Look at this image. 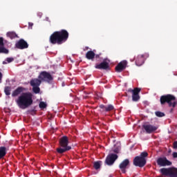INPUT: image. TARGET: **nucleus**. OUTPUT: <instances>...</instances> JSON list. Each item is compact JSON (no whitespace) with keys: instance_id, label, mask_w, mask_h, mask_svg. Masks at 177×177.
Masks as SVG:
<instances>
[{"instance_id":"1","label":"nucleus","mask_w":177,"mask_h":177,"mask_svg":"<svg viewBox=\"0 0 177 177\" xmlns=\"http://www.w3.org/2000/svg\"><path fill=\"white\" fill-rule=\"evenodd\" d=\"M68 39V32L64 29L55 31L50 35L49 42L52 45H62Z\"/></svg>"},{"instance_id":"2","label":"nucleus","mask_w":177,"mask_h":177,"mask_svg":"<svg viewBox=\"0 0 177 177\" xmlns=\"http://www.w3.org/2000/svg\"><path fill=\"white\" fill-rule=\"evenodd\" d=\"M16 103L19 109H22V110L28 109V107H30V106H32V103H34L32 93H24L16 100Z\"/></svg>"},{"instance_id":"3","label":"nucleus","mask_w":177,"mask_h":177,"mask_svg":"<svg viewBox=\"0 0 177 177\" xmlns=\"http://www.w3.org/2000/svg\"><path fill=\"white\" fill-rule=\"evenodd\" d=\"M160 101L161 104H165V103H167L169 107H173V109L176 107V97L174 95L167 94L162 95Z\"/></svg>"},{"instance_id":"4","label":"nucleus","mask_w":177,"mask_h":177,"mask_svg":"<svg viewBox=\"0 0 177 177\" xmlns=\"http://www.w3.org/2000/svg\"><path fill=\"white\" fill-rule=\"evenodd\" d=\"M69 150H71V147L68 146V137L64 136L59 139V147L57 148V151L63 154Z\"/></svg>"},{"instance_id":"5","label":"nucleus","mask_w":177,"mask_h":177,"mask_svg":"<svg viewBox=\"0 0 177 177\" xmlns=\"http://www.w3.org/2000/svg\"><path fill=\"white\" fill-rule=\"evenodd\" d=\"M147 156H149V153H147V151H143L139 156H136L133 161V165L143 168V167L146 165V157H147Z\"/></svg>"},{"instance_id":"6","label":"nucleus","mask_w":177,"mask_h":177,"mask_svg":"<svg viewBox=\"0 0 177 177\" xmlns=\"http://www.w3.org/2000/svg\"><path fill=\"white\" fill-rule=\"evenodd\" d=\"M160 171L163 176L177 177V168L176 167L162 168Z\"/></svg>"},{"instance_id":"7","label":"nucleus","mask_w":177,"mask_h":177,"mask_svg":"<svg viewBox=\"0 0 177 177\" xmlns=\"http://www.w3.org/2000/svg\"><path fill=\"white\" fill-rule=\"evenodd\" d=\"M38 78L44 82H50V81H53V77H52V75L46 71L41 72Z\"/></svg>"},{"instance_id":"8","label":"nucleus","mask_w":177,"mask_h":177,"mask_svg":"<svg viewBox=\"0 0 177 177\" xmlns=\"http://www.w3.org/2000/svg\"><path fill=\"white\" fill-rule=\"evenodd\" d=\"M148 57H149V53H145L142 55H138L136 58V66H142L143 64L145 63V61Z\"/></svg>"},{"instance_id":"9","label":"nucleus","mask_w":177,"mask_h":177,"mask_svg":"<svg viewBox=\"0 0 177 177\" xmlns=\"http://www.w3.org/2000/svg\"><path fill=\"white\" fill-rule=\"evenodd\" d=\"M118 155L116 153H111L106 156L105 164H106V165H113V164L115 162V160H118Z\"/></svg>"},{"instance_id":"10","label":"nucleus","mask_w":177,"mask_h":177,"mask_svg":"<svg viewBox=\"0 0 177 177\" xmlns=\"http://www.w3.org/2000/svg\"><path fill=\"white\" fill-rule=\"evenodd\" d=\"M128 92L132 93V100L133 102H138L140 97L139 96V93H140V88H135L134 89H129Z\"/></svg>"},{"instance_id":"11","label":"nucleus","mask_w":177,"mask_h":177,"mask_svg":"<svg viewBox=\"0 0 177 177\" xmlns=\"http://www.w3.org/2000/svg\"><path fill=\"white\" fill-rule=\"evenodd\" d=\"M157 163L160 167H169L172 165V162L168 160L165 157L158 158L157 160Z\"/></svg>"},{"instance_id":"12","label":"nucleus","mask_w":177,"mask_h":177,"mask_svg":"<svg viewBox=\"0 0 177 177\" xmlns=\"http://www.w3.org/2000/svg\"><path fill=\"white\" fill-rule=\"evenodd\" d=\"M15 48L21 50L27 49L28 48V43L24 39H21L15 44Z\"/></svg>"},{"instance_id":"13","label":"nucleus","mask_w":177,"mask_h":177,"mask_svg":"<svg viewBox=\"0 0 177 177\" xmlns=\"http://www.w3.org/2000/svg\"><path fill=\"white\" fill-rule=\"evenodd\" d=\"M142 129L147 132V133H153L156 131V126H153L149 123H145L142 125Z\"/></svg>"},{"instance_id":"14","label":"nucleus","mask_w":177,"mask_h":177,"mask_svg":"<svg viewBox=\"0 0 177 177\" xmlns=\"http://www.w3.org/2000/svg\"><path fill=\"white\" fill-rule=\"evenodd\" d=\"M129 165V159L124 160L120 165L119 168L122 171V174H125L127 172V168Z\"/></svg>"},{"instance_id":"15","label":"nucleus","mask_w":177,"mask_h":177,"mask_svg":"<svg viewBox=\"0 0 177 177\" xmlns=\"http://www.w3.org/2000/svg\"><path fill=\"white\" fill-rule=\"evenodd\" d=\"M95 68L97 70H109L110 68V66L107 62L104 61L100 64H95Z\"/></svg>"},{"instance_id":"16","label":"nucleus","mask_w":177,"mask_h":177,"mask_svg":"<svg viewBox=\"0 0 177 177\" xmlns=\"http://www.w3.org/2000/svg\"><path fill=\"white\" fill-rule=\"evenodd\" d=\"M0 53L8 55L9 50L5 48V43H3V37H0Z\"/></svg>"},{"instance_id":"17","label":"nucleus","mask_w":177,"mask_h":177,"mask_svg":"<svg viewBox=\"0 0 177 177\" xmlns=\"http://www.w3.org/2000/svg\"><path fill=\"white\" fill-rule=\"evenodd\" d=\"M127 68V62H120L115 67V71L117 73H121L123 70Z\"/></svg>"},{"instance_id":"18","label":"nucleus","mask_w":177,"mask_h":177,"mask_svg":"<svg viewBox=\"0 0 177 177\" xmlns=\"http://www.w3.org/2000/svg\"><path fill=\"white\" fill-rule=\"evenodd\" d=\"M23 91H24V88L21 86L17 88L12 93V97H16V96H19V95H20V93H21Z\"/></svg>"},{"instance_id":"19","label":"nucleus","mask_w":177,"mask_h":177,"mask_svg":"<svg viewBox=\"0 0 177 177\" xmlns=\"http://www.w3.org/2000/svg\"><path fill=\"white\" fill-rule=\"evenodd\" d=\"M41 82H42L41 79H32L30 84L31 86H39Z\"/></svg>"},{"instance_id":"20","label":"nucleus","mask_w":177,"mask_h":177,"mask_svg":"<svg viewBox=\"0 0 177 177\" xmlns=\"http://www.w3.org/2000/svg\"><path fill=\"white\" fill-rule=\"evenodd\" d=\"M86 58H87L88 60H92L93 62V59H95V52L93 50H89L86 53Z\"/></svg>"},{"instance_id":"21","label":"nucleus","mask_w":177,"mask_h":177,"mask_svg":"<svg viewBox=\"0 0 177 177\" xmlns=\"http://www.w3.org/2000/svg\"><path fill=\"white\" fill-rule=\"evenodd\" d=\"M7 149L6 147H0V160L5 158V156L7 154Z\"/></svg>"},{"instance_id":"22","label":"nucleus","mask_w":177,"mask_h":177,"mask_svg":"<svg viewBox=\"0 0 177 177\" xmlns=\"http://www.w3.org/2000/svg\"><path fill=\"white\" fill-rule=\"evenodd\" d=\"M7 37L10 38V39H14V38H17V34H16L15 32H7Z\"/></svg>"},{"instance_id":"23","label":"nucleus","mask_w":177,"mask_h":177,"mask_svg":"<svg viewBox=\"0 0 177 177\" xmlns=\"http://www.w3.org/2000/svg\"><path fill=\"white\" fill-rule=\"evenodd\" d=\"M12 91V87L7 86L4 88V93L6 96H9L10 95V92Z\"/></svg>"},{"instance_id":"24","label":"nucleus","mask_w":177,"mask_h":177,"mask_svg":"<svg viewBox=\"0 0 177 177\" xmlns=\"http://www.w3.org/2000/svg\"><path fill=\"white\" fill-rule=\"evenodd\" d=\"M100 167H102V161L99 160L97 162H94L93 167L95 168V169H100Z\"/></svg>"},{"instance_id":"25","label":"nucleus","mask_w":177,"mask_h":177,"mask_svg":"<svg viewBox=\"0 0 177 177\" xmlns=\"http://www.w3.org/2000/svg\"><path fill=\"white\" fill-rule=\"evenodd\" d=\"M32 91L34 93H39L41 88H39V86H32Z\"/></svg>"},{"instance_id":"26","label":"nucleus","mask_w":177,"mask_h":177,"mask_svg":"<svg viewBox=\"0 0 177 177\" xmlns=\"http://www.w3.org/2000/svg\"><path fill=\"white\" fill-rule=\"evenodd\" d=\"M156 117H165V113H164L163 112L161 111H156Z\"/></svg>"},{"instance_id":"27","label":"nucleus","mask_w":177,"mask_h":177,"mask_svg":"<svg viewBox=\"0 0 177 177\" xmlns=\"http://www.w3.org/2000/svg\"><path fill=\"white\" fill-rule=\"evenodd\" d=\"M112 110H114V106L109 104L106 108V111H111Z\"/></svg>"},{"instance_id":"28","label":"nucleus","mask_w":177,"mask_h":177,"mask_svg":"<svg viewBox=\"0 0 177 177\" xmlns=\"http://www.w3.org/2000/svg\"><path fill=\"white\" fill-rule=\"evenodd\" d=\"M39 107L40 109H46V103L44 102H41L39 104Z\"/></svg>"},{"instance_id":"29","label":"nucleus","mask_w":177,"mask_h":177,"mask_svg":"<svg viewBox=\"0 0 177 177\" xmlns=\"http://www.w3.org/2000/svg\"><path fill=\"white\" fill-rule=\"evenodd\" d=\"M14 60V57H7L6 62H7V63H12V62H13Z\"/></svg>"},{"instance_id":"30","label":"nucleus","mask_w":177,"mask_h":177,"mask_svg":"<svg viewBox=\"0 0 177 177\" xmlns=\"http://www.w3.org/2000/svg\"><path fill=\"white\" fill-rule=\"evenodd\" d=\"M100 109H102V110H104V111H106V106L103 104H101L100 105Z\"/></svg>"},{"instance_id":"31","label":"nucleus","mask_w":177,"mask_h":177,"mask_svg":"<svg viewBox=\"0 0 177 177\" xmlns=\"http://www.w3.org/2000/svg\"><path fill=\"white\" fill-rule=\"evenodd\" d=\"M173 148L177 149V141H174V142L173 143Z\"/></svg>"},{"instance_id":"32","label":"nucleus","mask_w":177,"mask_h":177,"mask_svg":"<svg viewBox=\"0 0 177 177\" xmlns=\"http://www.w3.org/2000/svg\"><path fill=\"white\" fill-rule=\"evenodd\" d=\"M172 157L173 158H177V152H173Z\"/></svg>"},{"instance_id":"33","label":"nucleus","mask_w":177,"mask_h":177,"mask_svg":"<svg viewBox=\"0 0 177 177\" xmlns=\"http://www.w3.org/2000/svg\"><path fill=\"white\" fill-rule=\"evenodd\" d=\"M113 153L118 154V153H120V150L118 149V148L113 149Z\"/></svg>"},{"instance_id":"34","label":"nucleus","mask_w":177,"mask_h":177,"mask_svg":"<svg viewBox=\"0 0 177 177\" xmlns=\"http://www.w3.org/2000/svg\"><path fill=\"white\" fill-rule=\"evenodd\" d=\"M3 77V75L2 74V72L0 71V84H1V82H2Z\"/></svg>"},{"instance_id":"35","label":"nucleus","mask_w":177,"mask_h":177,"mask_svg":"<svg viewBox=\"0 0 177 177\" xmlns=\"http://www.w3.org/2000/svg\"><path fill=\"white\" fill-rule=\"evenodd\" d=\"M95 59H99V57H100V55L95 54Z\"/></svg>"},{"instance_id":"36","label":"nucleus","mask_w":177,"mask_h":177,"mask_svg":"<svg viewBox=\"0 0 177 177\" xmlns=\"http://www.w3.org/2000/svg\"><path fill=\"white\" fill-rule=\"evenodd\" d=\"M170 113H174V108L171 109Z\"/></svg>"},{"instance_id":"37","label":"nucleus","mask_w":177,"mask_h":177,"mask_svg":"<svg viewBox=\"0 0 177 177\" xmlns=\"http://www.w3.org/2000/svg\"><path fill=\"white\" fill-rule=\"evenodd\" d=\"M3 64H8V62H6L5 61H3Z\"/></svg>"},{"instance_id":"38","label":"nucleus","mask_w":177,"mask_h":177,"mask_svg":"<svg viewBox=\"0 0 177 177\" xmlns=\"http://www.w3.org/2000/svg\"><path fill=\"white\" fill-rule=\"evenodd\" d=\"M29 112H30V113H34V110L29 111Z\"/></svg>"},{"instance_id":"39","label":"nucleus","mask_w":177,"mask_h":177,"mask_svg":"<svg viewBox=\"0 0 177 177\" xmlns=\"http://www.w3.org/2000/svg\"><path fill=\"white\" fill-rule=\"evenodd\" d=\"M29 26H33V24H29Z\"/></svg>"},{"instance_id":"40","label":"nucleus","mask_w":177,"mask_h":177,"mask_svg":"<svg viewBox=\"0 0 177 177\" xmlns=\"http://www.w3.org/2000/svg\"><path fill=\"white\" fill-rule=\"evenodd\" d=\"M86 49H89V48L88 47H86Z\"/></svg>"}]
</instances>
